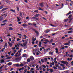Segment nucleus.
<instances>
[{"instance_id":"obj_1","label":"nucleus","mask_w":73,"mask_h":73,"mask_svg":"<svg viewBox=\"0 0 73 73\" xmlns=\"http://www.w3.org/2000/svg\"><path fill=\"white\" fill-rule=\"evenodd\" d=\"M5 15V17H6L7 16V15H8V13H6V14H4V15H1V16H0V21H3V16H4Z\"/></svg>"},{"instance_id":"obj_2","label":"nucleus","mask_w":73,"mask_h":73,"mask_svg":"<svg viewBox=\"0 0 73 73\" xmlns=\"http://www.w3.org/2000/svg\"><path fill=\"white\" fill-rule=\"evenodd\" d=\"M32 31H34V32H35V33L36 34V36H37L38 35H39V33L38 31H36V29H32Z\"/></svg>"},{"instance_id":"obj_3","label":"nucleus","mask_w":73,"mask_h":73,"mask_svg":"<svg viewBox=\"0 0 73 73\" xmlns=\"http://www.w3.org/2000/svg\"><path fill=\"white\" fill-rule=\"evenodd\" d=\"M21 57H22V56H21L19 58H15V60H16V61H19V60H21V58H22Z\"/></svg>"},{"instance_id":"obj_4","label":"nucleus","mask_w":73,"mask_h":73,"mask_svg":"<svg viewBox=\"0 0 73 73\" xmlns=\"http://www.w3.org/2000/svg\"><path fill=\"white\" fill-rule=\"evenodd\" d=\"M32 20H38L39 21L40 20V19L39 18H36V17H32Z\"/></svg>"},{"instance_id":"obj_5","label":"nucleus","mask_w":73,"mask_h":73,"mask_svg":"<svg viewBox=\"0 0 73 73\" xmlns=\"http://www.w3.org/2000/svg\"><path fill=\"white\" fill-rule=\"evenodd\" d=\"M71 12H72V13H73V11H72V12H71V11H70L68 13L66 14V16H68V15H70V14L71 13Z\"/></svg>"},{"instance_id":"obj_6","label":"nucleus","mask_w":73,"mask_h":73,"mask_svg":"<svg viewBox=\"0 0 73 73\" xmlns=\"http://www.w3.org/2000/svg\"><path fill=\"white\" fill-rule=\"evenodd\" d=\"M42 44V42H39V44L38 45V46L39 47H42V46H41Z\"/></svg>"},{"instance_id":"obj_7","label":"nucleus","mask_w":73,"mask_h":73,"mask_svg":"<svg viewBox=\"0 0 73 73\" xmlns=\"http://www.w3.org/2000/svg\"><path fill=\"white\" fill-rule=\"evenodd\" d=\"M67 62L66 61H61V62L62 64H66Z\"/></svg>"},{"instance_id":"obj_8","label":"nucleus","mask_w":73,"mask_h":73,"mask_svg":"<svg viewBox=\"0 0 73 73\" xmlns=\"http://www.w3.org/2000/svg\"><path fill=\"white\" fill-rule=\"evenodd\" d=\"M13 65H14V66H16L19 67V64H14Z\"/></svg>"},{"instance_id":"obj_9","label":"nucleus","mask_w":73,"mask_h":73,"mask_svg":"<svg viewBox=\"0 0 73 73\" xmlns=\"http://www.w3.org/2000/svg\"><path fill=\"white\" fill-rule=\"evenodd\" d=\"M30 58L31 61H33V60H34V58H33V56H30Z\"/></svg>"},{"instance_id":"obj_10","label":"nucleus","mask_w":73,"mask_h":73,"mask_svg":"<svg viewBox=\"0 0 73 73\" xmlns=\"http://www.w3.org/2000/svg\"><path fill=\"white\" fill-rule=\"evenodd\" d=\"M17 22H19V21H21V19H20V18L18 17H17Z\"/></svg>"},{"instance_id":"obj_11","label":"nucleus","mask_w":73,"mask_h":73,"mask_svg":"<svg viewBox=\"0 0 73 73\" xmlns=\"http://www.w3.org/2000/svg\"><path fill=\"white\" fill-rule=\"evenodd\" d=\"M39 5H40V6L41 7H43L44 6V4H43V3H40Z\"/></svg>"},{"instance_id":"obj_12","label":"nucleus","mask_w":73,"mask_h":73,"mask_svg":"<svg viewBox=\"0 0 73 73\" xmlns=\"http://www.w3.org/2000/svg\"><path fill=\"white\" fill-rule=\"evenodd\" d=\"M27 25L25 23H24L21 25L22 27H27Z\"/></svg>"},{"instance_id":"obj_13","label":"nucleus","mask_w":73,"mask_h":73,"mask_svg":"<svg viewBox=\"0 0 73 73\" xmlns=\"http://www.w3.org/2000/svg\"><path fill=\"white\" fill-rule=\"evenodd\" d=\"M53 52H49V54H50V56H53Z\"/></svg>"},{"instance_id":"obj_14","label":"nucleus","mask_w":73,"mask_h":73,"mask_svg":"<svg viewBox=\"0 0 73 73\" xmlns=\"http://www.w3.org/2000/svg\"><path fill=\"white\" fill-rule=\"evenodd\" d=\"M69 19H64V22H67L68 21Z\"/></svg>"},{"instance_id":"obj_15","label":"nucleus","mask_w":73,"mask_h":73,"mask_svg":"<svg viewBox=\"0 0 73 73\" xmlns=\"http://www.w3.org/2000/svg\"><path fill=\"white\" fill-rule=\"evenodd\" d=\"M36 38H35L34 37L32 38V41H36Z\"/></svg>"},{"instance_id":"obj_16","label":"nucleus","mask_w":73,"mask_h":73,"mask_svg":"<svg viewBox=\"0 0 73 73\" xmlns=\"http://www.w3.org/2000/svg\"><path fill=\"white\" fill-rule=\"evenodd\" d=\"M49 70L50 71V72H51V73H52V72H54L53 69H49Z\"/></svg>"},{"instance_id":"obj_17","label":"nucleus","mask_w":73,"mask_h":73,"mask_svg":"<svg viewBox=\"0 0 73 73\" xmlns=\"http://www.w3.org/2000/svg\"><path fill=\"white\" fill-rule=\"evenodd\" d=\"M8 44L10 45V47H11V46H12V44L10 42H8Z\"/></svg>"},{"instance_id":"obj_18","label":"nucleus","mask_w":73,"mask_h":73,"mask_svg":"<svg viewBox=\"0 0 73 73\" xmlns=\"http://www.w3.org/2000/svg\"><path fill=\"white\" fill-rule=\"evenodd\" d=\"M24 66V64L23 63H21L19 64V66Z\"/></svg>"},{"instance_id":"obj_19","label":"nucleus","mask_w":73,"mask_h":73,"mask_svg":"<svg viewBox=\"0 0 73 73\" xmlns=\"http://www.w3.org/2000/svg\"><path fill=\"white\" fill-rule=\"evenodd\" d=\"M5 45L3 46L4 48H5V47H6V46H7V43H5Z\"/></svg>"},{"instance_id":"obj_20","label":"nucleus","mask_w":73,"mask_h":73,"mask_svg":"<svg viewBox=\"0 0 73 73\" xmlns=\"http://www.w3.org/2000/svg\"><path fill=\"white\" fill-rule=\"evenodd\" d=\"M8 9V8H4L2 9L1 11H5V10H7Z\"/></svg>"},{"instance_id":"obj_21","label":"nucleus","mask_w":73,"mask_h":73,"mask_svg":"<svg viewBox=\"0 0 73 73\" xmlns=\"http://www.w3.org/2000/svg\"><path fill=\"white\" fill-rule=\"evenodd\" d=\"M27 42L23 44V45L24 46H27Z\"/></svg>"},{"instance_id":"obj_22","label":"nucleus","mask_w":73,"mask_h":73,"mask_svg":"<svg viewBox=\"0 0 73 73\" xmlns=\"http://www.w3.org/2000/svg\"><path fill=\"white\" fill-rule=\"evenodd\" d=\"M65 49V47H64L60 48V50H62V49Z\"/></svg>"},{"instance_id":"obj_23","label":"nucleus","mask_w":73,"mask_h":73,"mask_svg":"<svg viewBox=\"0 0 73 73\" xmlns=\"http://www.w3.org/2000/svg\"><path fill=\"white\" fill-rule=\"evenodd\" d=\"M12 62H10L8 63V64L9 65V66H11V65H12Z\"/></svg>"},{"instance_id":"obj_24","label":"nucleus","mask_w":73,"mask_h":73,"mask_svg":"<svg viewBox=\"0 0 73 73\" xmlns=\"http://www.w3.org/2000/svg\"><path fill=\"white\" fill-rule=\"evenodd\" d=\"M46 42H49L50 43V41H49L48 40V39H45L44 40Z\"/></svg>"},{"instance_id":"obj_25","label":"nucleus","mask_w":73,"mask_h":73,"mask_svg":"<svg viewBox=\"0 0 73 73\" xmlns=\"http://www.w3.org/2000/svg\"><path fill=\"white\" fill-rule=\"evenodd\" d=\"M10 11H12L14 13H15V10H13L12 9H11L10 10Z\"/></svg>"},{"instance_id":"obj_26","label":"nucleus","mask_w":73,"mask_h":73,"mask_svg":"<svg viewBox=\"0 0 73 73\" xmlns=\"http://www.w3.org/2000/svg\"><path fill=\"white\" fill-rule=\"evenodd\" d=\"M13 30V29L12 28V27H10L9 28V31H12Z\"/></svg>"},{"instance_id":"obj_27","label":"nucleus","mask_w":73,"mask_h":73,"mask_svg":"<svg viewBox=\"0 0 73 73\" xmlns=\"http://www.w3.org/2000/svg\"><path fill=\"white\" fill-rule=\"evenodd\" d=\"M38 15H39L38 14H36L35 15V17H38Z\"/></svg>"},{"instance_id":"obj_28","label":"nucleus","mask_w":73,"mask_h":73,"mask_svg":"<svg viewBox=\"0 0 73 73\" xmlns=\"http://www.w3.org/2000/svg\"><path fill=\"white\" fill-rule=\"evenodd\" d=\"M73 1H71V3H70V6H72V5H73Z\"/></svg>"},{"instance_id":"obj_29","label":"nucleus","mask_w":73,"mask_h":73,"mask_svg":"<svg viewBox=\"0 0 73 73\" xmlns=\"http://www.w3.org/2000/svg\"><path fill=\"white\" fill-rule=\"evenodd\" d=\"M50 64H51L52 65H53V66L54 64V63L53 61H52V63H50Z\"/></svg>"},{"instance_id":"obj_30","label":"nucleus","mask_w":73,"mask_h":73,"mask_svg":"<svg viewBox=\"0 0 73 73\" xmlns=\"http://www.w3.org/2000/svg\"><path fill=\"white\" fill-rule=\"evenodd\" d=\"M27 61L28 62H29L31 61V60H30V59L28 58V59H27Z\"/></svg>"},{"instance_id":"obj_31","label":"nucleus","mask_w":73,"mask_h":73,"mask_svg":"<svg viewBox=\"0 0 73 73\" xmlns=\"http://www.w3.org/2000/svg\"><path fill=\"white\" fill-rule=\"evenodd\" d=\"M72 60V58H68L67 59L68 61H71Z\"/></svg>"},{"instance_id":"obj_32","label":"nucleus","mask_w":73,"mask_h":73,"mask_svg":"<svg viewBox=\"0 0 73 73\" xmlns=\"http://www.w3.org/2000/svg\"><path fill=\"white\" fill-rule=\"evenodd\" d=\"M1 62L0 63H3V62H4V60H2L1 61Z\"/></svg>"},{"instance_id":"obj_33","label":"nucleus","mask_w":73,"mask_h":73,"mask_svg":"<svg viewBox=\"0 0 73 73\" xmlns=\"http://www.w3.org/2000/svg\"><path fill=\"white\" fill-rule=\"evenodd\" d=\"M12 56H10V57H8L7 58V60H8L9 59H10V58H12Z\"/></svg>"},{"instance_id":"obj_34","label":"nucleus","mask_w":73,"mask_h":73,"mask_svg":"<svg viewBox=\"0 0 73 73\" xmlns=\"http://www.w3.org/2000/svg\"><path fill=\"white\" fill-rule=\"evenodd\" d=\"M72 14H71L70 15H69L68 17V19H70V18H71V17H72Z\"/></svg>"},{"instance_id":"obj_35","label":"nucleus","mask_w":73,"mask_h":73,"mask_svg":"<svg viewBox=\"0 0 73 73\" xmlns=\"http://www.w3.org/2000/svg\"><path fill=\"white\" fill-rule=\"evenodd\" d=\"M23 57H26V56H27V55H26V54H23Z\"/></svg>"},{"instance_id":"obj_36","label":"nucleus","mask_w":73,"mask_h":73,"mask_svg":"<svg viewBox=\"0 0 73 73\" xmlns=\"http://www.w3.org/2000/svg\"><path fill=\"white\" fill-rule=\"evenodd\" d=\"M17 10L18 11H19L20 9H19V7H17Z\"/></svg>"},{"instance_id":"obj_37","label":"nucleus","mask_w":73,"mask_h":73,"mask_svg":"<svg viewBox=\"0 0 73 73\" xmlns=\"http://www.w3.org/2000/svg\"><path fill=\"white\" fill-rule=\"evenodd\" d=\"M3 7H4L3 5H2L1 6H0V9H2V8H3Z\"/></svg>"},{"instance_id":"obj_38","label":"nucleus","mask_w":73,"mask_h":73,"mask_svg":"<svg viewBox=\"0 0 73 73\" xmlns=\"http://www.w3.org/2000/svg\"><path fill=\"white\" fill-rule=\"evenodd\" d=\"M17 41H20V40H21V39H19V38H17Z\"/></svg>"},{"instance_id":"obj_39","label":"nucleus","mask_w":73,"mask_h":73,"mask_svg":"<svg viewBox=\"0 0 73 73\" xmlns=\"http://www.w3.org/2000/svg\"><path fill=\"white\" fill-rule=\"evenodd\" d=\"M24 36L25 38H24V39H26V38H27V36H26L25 35H24Z\"/></svg>"},{"instance_id":"obj_40","label":"nucleus","mask_w":73,"mask_h":73,"mask_svg":"<svg viewBox=\"0 0 73 73\" xmlns=\"http://www.w3.org/2000/svg\"><path fill=\"white\" fill-rule=\"evenodd\" d=\"M39 8V10H40V11H44V10L42 9L41 8H40V7H39L38 8Z\"/></svg>"},{"instance_id":"obj_41","label":"nucleus","mask_w":73,"mask_h":73,"mask_svg":"<svg viewBox=\"0 0 73 73\" xmlns=\"http://www.w3.org/2000/svg\"><path fill=\"white\" fill-rule=\"evenodd\" d=\"M53 68H54V70H55V69H57V67H55L54 66H53Z\"/></svg>"},{"instance_id":"obj_42","label":"nucleus","mask_w":73,"mask_h":73,"mask_svg":"<svg viewBox=\"0 0 73 73\" xmlns=\"http://www.w3.org/2000/svg\"><path fill=\"white\" fill-rule=\"evenodd\" d=\"M28 25H33V24L32 23H28Z\"/></svg>"},{"instance_id":"obj_43","label":"nucleus","mask_w":73,"mask_h":73,"mask_svg":"<svg viewBox=\"0 0 73 73\" xmlns=\"http://www.w3.org/2000/svg\"><path fill=\"white\" fill-rule=\"evenodd\" d=\"M39 68H40V70H42V67H41V66H40L39 67Z\"/></svg>"},{"instance_id":"obj_44","label":"nucleus","mask_w":73,"mask_h":73,"mask_svg":"<svg viewBox=\"0 0 73 73\" xmlns=\"http://www.w3.org/2000/svg\"><path fill=\"white\" fill-rule=\"evenodd\" d=\"M72 33V31H69L68 32V33H69V34Z\"/></svg>"},{"instance_id":"obj_45","label":"nucleus","mask_w":73,"mask_h":73,"mask_svg":"<svg viewBox=\"0 0 73 73\" xmlns=\"http://www.w3.org/2000/svg\"><path fill=\"white\" fill-rule=\"evenodd\" d=\"M41 61L42 62H44V59H42L41 60Z\"/></svg>"},{"instance_id":"obj_46","label":"nucleus","mask_w":73,"mask_h":73,"mask_svg":"<svg viewBox=\"0 0 73 73\" xmlns=\"http://www.w3.org/2000/svg\"><path fill=\"white\" fill-rule=\"evenodd\" d=\"M64 45H69V44H68V43H67L64 44Z\"/></svg>"},{"instance_id":"obj_47","label":"nucleus","mask_w":73,"mask_h":73,"mask_svg":"<svg viewBox=\"0 0 73 73\" xmlns=\"http://www.w3.org/2000/svg\"><path fill=\"white\" fill-rule=\"evenodd\" d=\"M64 66V64H60V66Z\"/></svg>"},{"instance_id":"obj_48","label":"nucleus","mask_w":73,"mask_h":73,"mask_svg":"<svg viewBox=\"0 0 73 73\" xmlns=\"http://www.w3.org/2000/svg\"><path fill=\"white\" fill-rule=\"evenodd\" d=\"M19 15L20 16H21V17H22V13H21V12H20Z\"/></svg>"},{"instance_id":"obj_49","label":"nucleus","mask_w":73,"mask_h":73,"mask_svg":"<svg viewBox=\"0 0 73 73\" xmlns=\"http://www.w3.org/2000/svg\"><path fill=\"white\" fill-rule=\"evenodd\" d=\"M11 51H10L8 52V54L9 55H11Z\"/></svg>"},{"instance_id":"obj_50","label":"nucleus","mask_w":73,"mask_h":73,"mask_svg":"<svg viewBox=\"0 0 73 73\" xmlns=\"http://www.w3.org/2000/svg\"><path fill=\"white\" fill-rule=\"evenodd\" d=\"M34 48H36V46H37V45H34Z\"/></svg>"},{"instance_id":"obj_51","label":"nucleus","mask_w":73,"mask_h":73,"mask_svg":"<svg viewBox=\"0 0 73 73\" xmlns=\"http://www.w3.org/2000/svg\"><path fill=\"white\" fill-rule=\"evenodd\" d=\"M5 24H6V23H4L3 24H1V26H3V25H5Z\"/></svg>"},{"instance_id":"obj_52","label":"nucleus","mask_w":73,"mask_h":73,"mask_svg":"<svg viewBox=\"0 0 73 73\" xmlns=\"http://www.w3.org/2000/svg\"><path fill=\"white\" fill-rule=\"evenodd\" d=\"M42 66L44 68H46V67L44 65H42Z\"/></svg>"},{"instance_id":"obj_53","label":"nucleus","mask_w":73,"mask_h":73,"mask_svg":"<svg viewBox=\"0 0 73 73\" xmlns=\"http://www.w3.org/2000/svg\"><path fill=\"white\" fill-rule=\"evenodd\" d=\"M44 60H45V61H47V60H48V59H47V58H45Z\"/></svg>"},{"instance_id":"obj_54","label":"nucleus","mask_w":73,"mask_h":73,"mask_svg":"<svg viewBox=\"0 0 73 73\" xmlns=\"http://www.w3.org/2000/svg\"><path fill=\"white\" fill-rule=\"evenodd\" d=\"M73 29V28H70L68 29V31H70V30H71V29Z\"/></svg>"},{"instance_id":"obj_55","label":"nucleus","mask_w":73,"mask_h":73,"mask_svg":"<svg viewBox=\"0 0 73 73\" xmlns=\"http://www.w3.org/2000/svg\"><path fill=\"white\" fill-rule=\"evenodd\" d=\"M17 35L18 36H22V35L21 34H19V33H18Z\"/></svg>"},{"instance_id":"obj_56","label":"nucleus","mask_w":73,"mask_h":73,"mask_svg":"<svg viewBox=\"0 0 73 73\" xmlns=\"http://www.w3.org/2000/svg\"><path fill=\"white\" fill-rule=\"evenodd\" d=\"M50 42H53V39H52L50 40Z\"/></svg>"},{"instance_id":"obj_57","label":"nucleus","mask_w":73,"mask_h":73,"mask_svg":"<svg viewBox=\"0 0 73 73\" xmlns=\"http://www.w3.org/2000/svg\"><path fill=\"white\" fill-rule=\"evenodd\" d=\"M5 21H7V20L5 19L3 21V22H5Z\"/></svg>"},{"instance_id":"obj_58","label":"nucleus","mask_w":73,"mask_h":73,"mask_svg":"<svg viewBox=\"0 0 73 73\" xmlns=\"http://www.w3.org/2000/svg\"><path fill=\"white\" fill-rule=\"evenodd\" d=\"M52 45H55V43H52Z\"/></svg>"},{"instance_id":"obj_59","label":"nucleus","mask_w":73,"mask_h":73,"mask_svg":"<svg viewBox=\"0 0 73 73\" xmlns=\"http://www.w3.org/2000/svg\"><path fill=\"white\" fill-rule=\"evenodd\" d=\"M42 50V48H40V52L41 51V50Z\"/></svg>"},{"instance_id":"obj_60","label":"nucleus","mask_w":73,"mask_h":73,"mask_svg":"<svg viewBox=\"0 0 73 73\" xmlns=\"http://www.w3.org/2000/svg\"><path fill=\"white\" fill-rule=\"evenodd\" d=\"M54 62L55 64H57V62L56 60H54Z\"/></svg>"},{"instance_id":"obj_61","label":"nucleus","mask_w":73,"mask_h":73,"mask_svg":"<svg viewBox=\"0 0 73 73\" xmlns=\"http://www.w3.org/2000/svg\"><path fill=\"white\" fill-rule=\"evenodd\" d=\"M50 25L51 26H52V27H55V26L52 25V24H50Z\"/></svg>"},{"instance_id":"obj_62","label":"nucleus","mask_w":73,"mask_h":73,"mask_svg":"<svg viewBox=\"0 0 73 73\" xmlns=\"http://www.w3.org/2000/svg\"><path fill=\"white\" fill-rule=\"evenodd\" d=\"M52 64H51L50 63V67H52Z\"/></svg>"},{"instance_id":"obj_63","label":"nucleus","mask_w":73,"mask_h":73,"mask_svg":"<svg viewBox=\"0 0 73 73\" xmlns=\"http://www.w3.org/2000/svg\"><path fill=\"white\" fill-rule=\"evenodd\" d=\"M13 68H11V71H12V70H13Z\"/></svg>"},{"instance_id":"obj_64","label":"nucleus","mask_w":73,"mask_h":73,"mask_svg":"<svg viewBox=\"0 0 73 73\" xmlns=\"http://www.w3.org/2000/svg\"><path fill=\"white\" fill-rule=\"evenodd\" d=\"M39 54H39V53H38V52H36V54L37 55H38Z\"/></svg>"}]
</instances>
